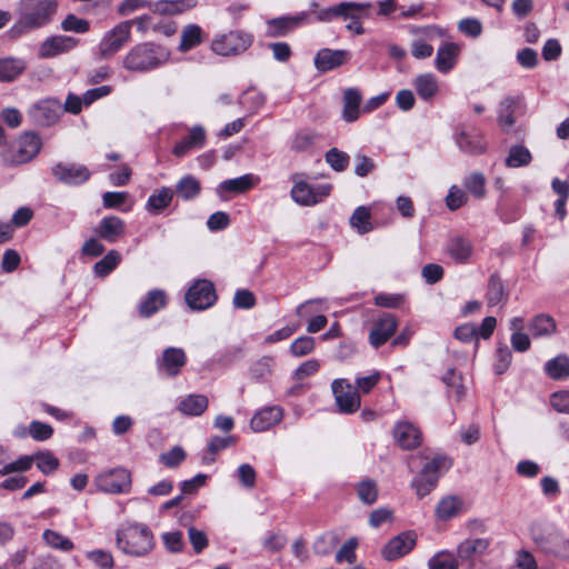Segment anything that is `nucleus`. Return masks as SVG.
Here are the masks:
<instances>
[{
  "label": "nucleus",
  "mask_w": 569,
  "mask_h": 569,
  "mask_svg": "<svg viewBox=\"0 0 569 569\" xmlns=\"http://www.w3.org/2000/svg\"><path fill=\"white\" fill-rule=\"evenodd\" d=\"M346 13L341 16V19L349 21L346 24V29L356 34H363L365 28L361 20L371 17L372 3L346 1Z\"/></svg>",
  "instance_id": "12"
},
{
  "label": "nucleus",
  "mask_w": 569,
  "mask_h": 569,
  "mask_svg": "<svg viewBox=\"0 0 569 569\" xmlns=\"http://www.w3.org/2000/svg\"><path fill=\"white\" fill-rule=\"evenodd\" d=\"M458 29L461 33L471 38H478L482 33V24L476 18L462 19L458 23Z\"/></svg>",
  "instance_id": "61"
},
{
  "label": "nucleus",
  "mask_w": 569,
  "mask_h": 569,
  "mask_svg": "<svg viewBox=\"0 0 569 569\" xmlns=\"http://www.w3.org/2000/svg\"><path fill=\"white\" fill-rule=\"evenodd\" d=\"M361 94L357 89L349 88L343 93L342 118L347 122H353L360 114Z\"/></svg>",
  "instance_id": "29"
},
{
  "label": "nucleus",
  "mask_w": 569,
  "mask_h": 569,
  "mask_svg": "<svg viewBox=\"0 0 569 569\" xmlns=\"http://www.w3.org/2000/svg\"><path fill=\"white\" fill-rule=\"evenodd\" d=\"M358 546V541L356 538H350L347 540L343 546L336 553V561L341 563L342 561H348L349 563H353L356 561V548Z\"/></svg>",
  "instance_id": "60"
},
{
  "label": "nucleus",
  "mask_w": 569,
  "mask_h": 569,
  "mask_svg": "<svg viewBox=\"0 0 569 569\" xmlns=\"http://www.w3.org/2000/svg\"><path fill=\"white\" fill-rule=\"evenodd\" d=\"M350 57L351 54L348 50L323 48L316 53L315 67L320 72H327L342 66Z\"/></svg>",
  "instance_id": "18"
},
{
  "label": "nucleus",
  "mask_w": 569,
  "mask_h": 569,
  "mask_svg": "<svg viewBox=\"0 0 569 569\" xmlns=\"http://www.w3.org/2000/svg\"><path fill=\"white\" fill-rule=\"evenodd\" d=\"M531 161L530 151L523 146H513L509 150L506 158V166L510 168H519L529 164Z\"/></svg>",
  "instance_id": "48"
},
{
  "label": "nucleus",
  "mask_w": 569,
  "mask_h": 569,
  "mask_svg": "<svg viewBox=\"0 0 569 569\" xmlns=\"http://www.w3.org/2000/svg\"><path fill=\"white\" fill-rule=\"evenodd\" d=\"M330 191L329 183L313 186L307 180H299L291 189V197L298 204L313 206L329 196Z\"/></svg>",
  "instance_id": "9"
},
{
  "label": "nucleus",
  "mask_w": 569,
  "mask_h": 569,
  "mask_svg": "<svg viewBox=\"0 0 569 569\" xmlns=\"http://www.w3.org/2000/svg\"><path fill=\"white\" fill-rule=\"evenodd\" d=\"M187 363V355L183 349L168 347L157 360V368L160 373L168 377H176Z\"/></svg>",
  "instance_id": "13"
},
{
  "label": "nucleus",
  "mask_w": 569,
  "mask_h": 569,
  "mask_svg": "<svg viewBox=\"0 0 569 569\" xmlns=\"http://www.w3.org/2000/svg\"><path fill=\"white\" fill-rule=\"evenodd\" d=\"M56 178H89L90 172L87 167L71 162L57 163L52 169Z\"/></svg>",
  "instance_id": "36"
},
{
  "label": "nucleus",
  "mask_w": 569,
  "mask_h": 569,
  "mask_svg": "<svg viewBox=\"0 0 569 569\" xmlns=\"http://www.w3.org/2000/svg\"><path fill=\"white\" fill-rule=\"evenodd\" d=\"M208 403V398L203 395H189L179 402L178 410L186 416L196 417L207 410Z\"/></svg>",
  "instance_id": "31"
},
{
  "label": "nucleus",
  "mask_w": 569,
  "mask_h": 569,
  "mask_svg": "<svg viewBox=\"0 0 569 569\" xmlns=\"http://www.w3.org/2000/svg\"><path fill=\"white\" fill-rule=\"evenodd\" d=\"M438 480L439 475L425 473V471L421 470L412 480V487L416 489L417 496L422 498L436 488Z\"/></svg>",
  "instance_id": "44"
},
{
  "label": "nucleus",
  "mask_w": 569,
  "mask_h": 569,
  "mask_svg": "<svg viewBox=\"0 0 569 569\" xmlns=\"http://www.w3.org/2000/svg\"><path fill=\"white\" fill-rule=\"evenodd\" d=\"M131 28L132 21H121L107 31L98 46L100 58L113 57L130 40Z\"/></svg>",
  "instance_id": "6"
},
{
  "label": "nucleus",
  "mask_w": 569,
  "mask_h": 569,
  "mask_svg": "<svg viewBox=\"0 0 569 569\" xmlns=\"http://www.w3.org/2000/svg\"><path fill=\"white\" fill-rule=\"evenodd\" d=\"M30 436L37 441H44L52 437L53 428L38 420L31 421L29 426Z\"/></svg>",
  "instance_id": "58"
},
{
  "label": "nucleus",
  "mask_w": 569,
  "mask_h": 569,
  "mask_svg": "<svg viewBox=\"0 0 569 569\" xmlns=\"http://www.w3.org/2000/svg\"><path fill=\"white\" fill-rule=\"evenodd\" d=\"M42 538L50 548L56 550L68 552L74 548L73 542L69 538L51 529H46Z\"/></svg>",
  "instance_id": "42"
},
{
  "label": "nucleus",
  "mask_w": 569,
  "mask_h": 569,
  "mask_svg": "<svg viewBox=\"0 0 569 569\" xmlns=\"http://www.w3.org/2000/svg\"><path fill=\"white\" fill-rule=\"evenodd\" d=\"M336 403L342 413H352L360 408V396L347 380L336 379L331 385Z\"/></svg>",
  "instance_id": "11"
},
{
  "label": "nucleus",
  "mask_w": 569,
  "mask_h": 569,
  "mask_svg": "<svg viewBox=\"0 0 569 569\" xmlns=\"http://www.w3.org/2000/svg\"><path fill=\"white\" fill-rule=\"evenodd\" d=\"M552 189L558 194L555 202V214L562 220L566 217L565 204L569 196V183L567 180H552Z\"/></svg>",
  "instance_id": "43"
},
{
  "label": "nucleus",
  "mask_w": 569,
  "mask_h": 569,
  "mask_svg": "<svg viewBox=\"0 0 569 569\" xmlns=\"http://www.w3.org/2000/svg\"><path fill=\"white\" fill-rule=\"evenodd\" d=\"M116 545L128 556L144 557L154 548V539L148 526L130 523L117 530Z\"/></svg>",
  "instance_id": "3"
},
{
  "label": "nucleus",
  "mask_w": 569,
  "mask_h": 569,
  "mask_svg": "<svg viewBox=\"0 0 569 569\" xmlns=\"http://www.w3.org/2000/svg\"><path fill=\"white\" fill-rule=\"evenodd\" d=\"M417 533L406 530L391 538L381 549V556L386 561H396L410 553L417 545Z\"/></svg>",
  "instance_id": "8"
},
{
  "label": "nucleus",
  "mask_w": 569,
  "mask_h": 569,
  "mask_svg": "<svg viewBox=\"0 0 569 569\" xmlns=\"http://www.w3.org/2000/svg\"><path fill=\"white\" fill-rule=\"evenodd\" d=\"M456 142L461 151L471 154L482 153L487 147L483 136L476 129L461 130L456 134Z\"/></svg>",
  "instance_id": "23"
},
{
  "label": "nucleus",
  "mask_w": 569,
  "mask_h": 569,
  "mask_svg": "<svg viewBox=\"0 0 569 569\" xmlns=\"http://www.w3.org/2000/svg\"><path fill=\"white\" fill-rule=\"evenodd\" d=\"M355 173L359 177H366L372 174L376 169V162L372 158H369L362 153L355 156Z\"/></svg>",
  "instance_id": "56"
},
{
  "label": "nucleus",
  "mask_w": 569,
  "mask_h": 569,
  "mask_svg": "<svg viewBox=\"0 0 569 569\" xmlns=\"http://www.w3.org/2000/svg\"><path fill=\"white\" fill-rule=\"evenodd\" d=\"M459 47L453 42L441 46L436 54L435 66L441 73H448L457 63Z\"/></svg>",
  "instance_id": "26"
},
{
  "label": "nucleus",
  "mask_w": 569,
  "mask_h": 569,
  "mask_svg": "<svg viewBox=\"0 0 569 569\" xmlns=\"http://www.w3.org/2000/svg\"><path fill=\"white\" fill-rule=\"evenodd\" d=\"M32 456L34 457L38 469L43 475H50L59 467L58 458L54 457L50 451H39Z\"/></svg>",
  "instance_id": "49"
},
{
  "label": "nucleus",
  "mask_w": 569,
  "mask_h": 569,
  "mask_svg": "<svg viewBox=\"0 0 569 569\" xmlns=\"http://www.w3.org/2000/svg\"><path fill=\"white\" fill-rule=\"evenodd\" d=\"M430 569H458V561L453 555L439 552L429 560Z\"/></svg>",
  "instance_id": "55"
},
{
  "label": "nucleus",
  "mask_w": 569,
  "mask_h": 569,
  "mask_svg": "<svg viewBox=\"0 0 569 569\" xmlns=\"http://www.w3.org/2000/svg\"><path fill=\"white\" fill-rule=\"evenodd\" d=\"M518 102L519 99L515 97H505L500 101L498 111V122L502 128L509 129L515 124L516 120L513 113Z\"/></svg>",
  "instance_id": "35"
},
{
  "label": "nucleus",
  "mask_w": 569,
  "mask_h": 569,
  "mask_svg": "<svg viewBox=\"0 0 569 569\" xmlns=\"http://www.w3.org/2000/svg\"><path fill=\"white\" fill-rule=\"evenodd\" d=\"M94 232L109 243L117 242L126 232V223L116 216H109L101 219Z\"/></svg>",
  "instance_id": "20"
},
{
  "label": "nucleus",
  "mask_w": 569,
  "mask_h": 569,
  "mask_svg": "<svg viewBox=\"0 0 569 569\" xmlns=\"http://www.w3.org/2000/svg\"><path fill=\"white\" fill-rule=\"evenodd\" d=\"M397 443L405 450H412L421 445L422 433L409 421H399L393 429Z\"/></svg>",
  "instance_id": "19"
},
{
  "label": "nucleus",
  "mask_w": 569,
  "mask_h": 569,
  "mask_svg": "<svg viewBox=\"0 0 569 569\" xmlns=\"http://www.w3.org/2000/svg\"><path fill=\"white\" fill-rule=\"evenodd\" d=\"M184 299L192 310H204L216 302L217 295L212 282L200 279L188 289Z\"/></svg>",
  "instance_id": "7"
},
{
  "label": "nucleus",
  "mask_w": 569,
  "mask_h": 569,
  "mask_svg": "<svg viewBox=\"0 0 569 569\" xmlns=\"http://www.w3.org/2000/svg\"><path fill=\"white\" fill-rule=\"evenodd\" d=\"M61 106L58 100L46 99L31 108L30 116L37 124L49 127L58 121Z\"/></svg>",
  "instance_id": "17"
},
{
  "label": "nucleus",
  "mask_w": 569,
  "mask_h": 569,
  "mask_svg": "<svg viewBox=\"0 0 569 569\" xmlns=\"http://www.w3.org/2000/svg\"><path fill=\"white\" fill-rule=\"evenodd\" d=\"M254 187V180H223L217 187V194L222 200H229L237 194L243 193Z\"/></svg>",
  "instance_id": "28"
},
{
  "label": "nucleus",
  "mask_w": 569,
  "mask_h": 569,
  "mask_svg": "<svg viewBox=\"0 0 569 569\" xmlns=\"http://www.w3.org/2000/svg\"><path fill=\"white\" fill-rule=\"evenodd\" d=\"M256 305L254 295L247 289H239L233 296V306L238 309H251Z\"/></svg>",
  "instance_id": "64"
},
{
  "label": "nucleus",
  "mask_w": 569,
  "mask_h": 569,
  "mask_svg": "<svg viewBox=\"0 0 569 569\" xmlns=\"http://www.w3.org/2000/svg\"><path fill=\"white\" fill-rule=\"evenodd\" d=\"M170 59V50L153 42H142L132 47L123 57L122 66L133 72L154 70Z\"/></svg>",
  "instance_id": "2"
},
{
  "label": "nucleus",
  "mask_w": 569,
  "mask_h": 569,
  "mask_svg": "<svg viewBox=\"0 0 569 569\" xmlns=\"http://www.w3.org/2000/svg\"><path fill=\"white\" fill-rule=\"evenodd\" d=\"M450 466L451 461L446 456L437 455L423 466L422 471H425V473L439 475L440 477Z\"/></svg>",
  "instance_id": "57"
},
{
  "label": "nucleus",
  "mask_w": 569,
  "mask_h": 569,
  "mask_svg": "<svg viewBox=\"0 0 569 569\" xmlns=\"http://www.w3.org/2000/svg\"><path fill=\"white\" fill-rule=\"evenodd\" d=\"M339 540L336 532H326L313 541L312 549L319 556H327L338 546Z\"/></svg>",
  "instance_id": "45"
},
{
  "label": "nucleus",
  "mask_w": 569,
  "mask_h": 569,
  "mask_svg": "<svg viewBox=\"0 0 569 569\" xmlns=\"http://www.w3.org/2000/svg\"><path fill=\"white\" fill-rule=\"evenodd\" d=\"M186 458V453L181 447H173L168 452H163L160 455V461L169 467L174 468L179 466Z\"/></svg>",
  "instance_id": "62"
},
{
  "label": "nucleus",
  "mask_w": 569,
  "mask_h": 569,
  "mask_svg": "<svg viewBox=\"0 0 569 569\" xmlns=\"http://www.w3.org/2000/svg\"><path fill=\"white\" fill-rule=\"evenodd\" d=\"M547 375L556 380L569 377V358L567 356H557L545 365Z\"/></svg>",
  "instance_id": "38"
},
{
  "label": "nucleus",
  "mask_w": 569,
  "mask_h": 569,
  "mask_svg": "<svg viewBox=\"0 0 569 569\" xmlns=\"http://www.w3.org/2000/svg\"><path fill=\"white\" fill-rule=\"evenodd\" d=\"M207 141V133L202 126L197 124L189 129L188 134L177 141L172 148V154L183 158L190 152L201 149Z\"/></svg>",
  "instance_id": "14"
},
{
  "label": "nucleus",
  "mask_w": 569,
  "mask_h": 569,
  "mask_svg": "<svg viewBox=\"0 0 569 569\" xmlns=\"http://www.w3.org/2000/svg\"><path fill=\"white\" fill-rule=\"evenodd\" d=\"M197 0H159L151 3L150 10L161 16H176L193 9Z\"/></svg>",
  "instance_id": "24"
},
{
  "label": "nucleus",
  "mask_w": 569,
  "mask_h": 569,
  "mask_svg": "<svg viewBox=\"0 0 569 569\" xmlns=\"http://www.w3.org/2000/svg\"><path fill=\"white\" fill-rule=\"evenodd\" d=\"M507 293L503 283L497 274H491L488 281L486 300L489 307H495L506 300Z\"/></svg>",
  "instance_id": "37"
},
{
  "label": "nucleus",
  "mask_w": 569,
  "mask_h": 569,
  "mask_svg": "<svg viewBox=\"0 0 569 569\" xmlns=\"http://www.w3.org/2000/svg\"><path fill=\"white\" fill-rule=\"evenodd\" d=\"M58 11V0H19L18 20L11 27L12 37L48 26Z\"/></svg>",
  "instance_id": "1"
},
{
  "label": "nucleus",
  "mask_w": 569,
  "mask_h": 569,
  "mask_svg": "<svg viewBox=\"0 0 569 569\" xmlns=\"http://www.w3.org/2000/svg\"><path fill=\"white\" fill-rule=\"evenodd\" d=\"M316 341L310 336H301L290 345V353L293 357H303L313 351Z\"/></svg>",
  "instance_id": "52"
},
{
  "label": "nucleus",
  "mask_w": 569,
  "mask_h": 569,
  "mask_svg": "<svg viewBox=\"0 0 569 569\" xmlns=\"http://www.w3.org/2000/svg\"><path fill=\"white\" fill-rule=\"evenodd\" d=\"M99 490L108 493H126L131 488V475L123 468L112 469L96 478Z\"/></svg>",
  "instance_id": "10"
},
{
  "label": "nucleus",
  "mask_w": 569,
  "mask_h": 569,
  "mask_svg": "<svg viewBox=\"0 0 569 569\" xmlns=\"http://www.w3.org/2000/svg\"><path fill=\"white\" fill-rule=\"evenodd\" d=\"M203 41V31L200 26L190 23L181 30L180 43L178 49L187 52Z\"/></svg>",
  "instance_id": "32"
},
{
  "label": "nucleus",
  "mask_w": 569,
  "mask_h": 569,
  "mask_svg": "<svg viewBox=\"0 0 569 569\" xmlns=\"http://www.w3.org/2000/svg\"><path fill=\"white\" fill-rule=\"evenodd\" d=\"M413 87L419 96L426 102H430L439 92V82L432 73H421L413 79Z\"/></svg>",
  "instance_id": "25"
},
{
  "label": "nucleus",
  "mask_w": 569,
  "mask_h": 569,
  "mask_svg": "<svg viewBox=\"0 0 569 569\" xmlns=\"http://www.w3.org/2000/svg\"><path fill=\"white\" fill-rule=\"evenodd\" d=\"M253 41V37L241 30L218 34L211 41V50L222 57L238 56L244 52Z\"/></svg>",
  "instance_id": "5"
},
{
  "label": "nucleus",
  "mask_w": 569,
  "mask_h": 569,
  "mask_svg": "<svg viewBox=\"0 0 569 569\" xmlns=\"http://www.w3.org/2000/svg\"><path fill=\"white\" fill-rule=\"evenodd\" d=\"M27 69V62L17 57L0 58V82H12Z\"/></svg>",
  "instance_id": "27"
},
{
  "label": "nucleus",
  "mask_w": 569,
  "mask_h": 569,
  "mask_svg": "<svg viewBox=\"0 0 569 569\" xmlns=\"http://www.w3.org/2000/svg\"><path fill=\"white\" fill-rule=\"evenodd\" d=\"M398 319L395 315L383 313L373 323L369 333V342L373 348L385 345L397 331Z\"/></svg>",
  "instance_id": "15"
},
{
  "label": "nucleus",
  "mask_w": 569,
  "mask_h": 569,
  "mask_svg": "<svg viewBox=\"0 0 569 569\" xmlns=\"http://www.w3.org/2000/svg\"><path fill=\"white\" fill-rule=\"evenodd\" d=\"M448 251L456 261L466 262L472 253V246L469 240L457 237L449 242Z\"/></svg>",
  "instance_id": "39"
},
{
  "label": "nucleus",
  "mask_w": 569,
  "mask_h": 569,
  "mask_svg": "<svg viewBox=\"0 0 569 569\" xmlns=\"http://www.w3.org/2000/svg\"><path fill=\"white\" fill-rule=\"evenodd\" d=\"M462 508V501L455 496L443 498L437 506L436 515L441 520L457 516Z\"/></svg>",
  "instance_id": "40"
},
{
  "label": "nucleus",
  "mask_w": 569,
  "mask_h": 569,
  "mask_svg": "<svg viewBox=\"0 0 569 569\" xmlns=\"http://www.w3.org/2000/svg\"><path fill=\"white\" fill-rule=\"evenodd\" d=\"M283 411L278 406H271L258 411L250 420V427L256 432H262L273 427L282 419Z\"/></svg>",
  "instance_id": "22"
},
{
  "label": "nucleus",
  "mask_w": 569,
  "mask_h": 569,
  "mask_svg": "<svg viewBox=\"0 0 569 569\" xmlns=\"http://www.w3.org/2000/svg\"><path fill=\"white\" fill-rule=\"evenodd\" d=\"M326 161L335 171L341 172L348 168L350 157L345 151L331 148L326 153Z\"/></svg>",
  "instance_id": "50"
},
{
  "label": "nucleus",
  "mask_w": 569,
  "mask_h": 569,
  "mask_svg": "<svg viewBox=\"0 0 569 569\" xmlns=\"http://www.w3.org/2000/svg\"><path fill=\"white\" fill-rule=\"evenodd\" d=\"M79 40L69 36H52L47 38L39 47V57L43 59L53 58L74 49Z\"/></svg>",
  "instance_id": "16"
},
{
  "label": "nucleus",
  "mask_w": 569,
  "mask_h": 569,
  "mask_svg": "<svg viewBox=\"0 0 569 569\" xmlns=\"http://www.w3.org/2000/svg\"><path fill=\"white\" fill-rule=\"evenodd\" d=\"M173 194L174 192L170 188L163 187L156 190L150 194L146 210L151 214H160L171 203Z\"/></svg>",
  "instance_id": "30"
},
{
  "label": "nucleus",
  "mask_w": 569,
  "mask_h": 569,
  "mask_svg": "<svg viewBox=\"0 0 569 569\" xmlns=\"http://www.w3.org/2000/svg\"><path fill=\"white\" fill-rule=\"evenodd\" d=\"M359 499L366 505H372L378 497L377 485L372 480H365L357 488Z\"/></svg>",
  "instance_id": "54"
},
{
  "label": "nucleus",
  "mask_w": 569,
  "mask_h": 569,
  "mask_svg": "<svg viewBox=\"0 0 569 569\" xmlns=\"http://www.w3.org/2000/svg\"><path fill=\"white\" fill-rule=\"evenodd\" d=\"M87 558L102 569H112L114 566L112 555L101 549L89 551Z\"/></svg>",
  "instance_id": "59"
},
{
  "label": "nucleus",
  "mask_w": 569,
  "mask_h": 569,
  "mask_svg": "<svg viewBox=\"0 0 569 569\" xmlns=\"http://www.w3.org/2000/svg\"><path fill=\"white\" fill-rule=\"evenodd\" d=\"M166 306V293L162 290H151L141 302L139 312L142 317H150Z\"/></svg>",
  "instance_id": "33"
},
{
  "label": "nucleus",
  "mask_w": 569,
  "mask_h": 569,
  "mask_svg": "<svg viewBox=\"0 0 569 569\" xmlns=\"http://www.w3.org/2000/svg\"><path fill=\"white\" fill-rule=\"evenodd\" d=\"M370 210L366 207H358L350 218L351 226L361 234L372 230Z\"/></svg>",
  "instance_id": "46"
},
{
  "label": "nucleus",
  "mask_w": 569,
  "mask_h": 569,
  "mask_svg": "<svg viewBox=\"0 0 569 569\" xmlns=\"http://www.w3.org/2000/svg\"><path fill=\"white\" fill-rule=\"evenodd\" d=\"M34 462V457L32 455L30 456H22L18 460L4 465L0 469L1 476H7L12 472H23L31 468L32 463Z\"/></svg>",
  "instance_id": "53"
},
{
  "label": "nucleus",
  "mask_w": 569,
  "mask_h": 569,
  "mask_svg": "<svg viewBox=\"0 0 569 569\" xmlns=\"http://www.w3.org/2000/svg\"><path fill=\"white\" fill-rule=\"evenodd\" d=\"M61 29L66 32L86 33L90 30V23L88 20L70 13L61 21Z\"/></svg>",
  "instance_id": "51"
},
{
  "label": "nucleus",
  "mask_w": 569,
  "mask_h": 569,
  "mask_svg": "<svg viewBox=\"0 0 569 569\" xmlns=\"http://www.w3.org/2000/svg\"><path fill=\"white\" fill-rule=\"evenodd\" d=\"M121 260V256L116 250H110L101 260L96 262L93 269L98 277L108 276L113 269L117 268Z\"/></svg>",
  "instance_id": "47"
},
{
  "label": "nucleus",
  "mask_w": 569,
  "mask_h": 569,
  "mask_svg": "<svg viewBox=\"0 0 569 569\" xmlns=\"http://www.w3.org/2000/svg\"><path fill=\"white\" fill-rule=\"evenodd\" d=\"M556 321L549 315H538L532 320L529 329L533 337L550 336L556 331Z\"/></svg>",
  "instance_id": "41"
},
{
  "label": "nucleus",
  "mask_w": 569,
  "mask_h": 569,
  "mask_svg": "<svg viewBox=\"0 0 569 569\" xmlns=\"http://www.w3.org/2000/svg\"><path fill=\"white\" fill-rule=\"evenodd\" d=\"M490 546V540L486 538L467 539L462 541L457 553L461 559H470L475 555H482Z\"/></svg>",
  "instance_id": "34"
},
{
  "label": "nucleus",
  "mask_w": 569,
  "mask_h": 569,
  "mask_svg": "<svg viewBox=\"0 0 569 569\" xmlns=\"http://www.w3.org/2000/svg\"><path fill=\"white\" fill-rule=\"evenodd\" d=\"M41 146V139L37 133L26 132L14 144L2 151V162L9 167L27 163L39 153Z\"/></svg>",
  "instance_id": "4"
},
{
  "label": "nucleus",
  "mask_w": 569,
  "mask_h": 569,
  "mask_svg": "<svg viewBox=\"0 0 569 569\" xmlns=\"http://www.w3.org/2000/svg\"><path fill=\"white\" fill-rule=\"evenodd\" d=\"M307 18L306 12L292 17H280L267 21V34L272 38L283 37L300 26Z\"/></svg>",
  "instance_id": "21"
},
{
  "label": "nucleus",
  "mask_w": 569,
  "mask_h": 569,
  "mask_svg": "<svg viewBox=\"0 0 569 569\" xmlns=\"http://www.w3.org/2000/svg\"><path fill=\"white\" fill-rule=\"evenodd\" d=\"M550 406L560 413L569 415V391L560 390L550 396Z\"/></svg>",
  "instance_id": "63"
}]
</instances>
